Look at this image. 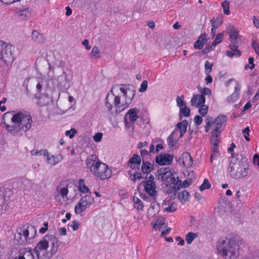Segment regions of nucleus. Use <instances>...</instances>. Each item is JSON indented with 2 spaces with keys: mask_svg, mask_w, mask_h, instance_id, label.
Segmentation results:
<instances>
[{
  "mask_svg": "<svg viewBox=\"0 0 259 259\" xmlns=\"http://www.w3.org/2000/svg\"><path fill=\"white\" fill-rule=\"evenodd\" d=\"M227 118L226 115H219L215 119L216 121L219 122V123H221L222 125L225 126L226 122L227 121Z\"/></svg>",
  "mask_w": 259,
  "mask_h": 259,
  "instance_id": "nucleus-42",
  "label": "nucleus"
},
{
  "mask_svg": "<svg viewBox=\"0 0 259 259\" xmlns=\"http://www.w3.org/2000/svg\"><path fill=\"white\" fill-rule=\"evenodd\" d=\"M206 42V34L204 33L198 37L197 41H195L194 45V48L196 49H202L204 44Z\"/></svg>",
  "mask_w": 259,
  "mask_h": 259,
  "instance_id": "nucleus-22",
  "label": "nucleus"
},
{
  "mask_svg": "<svg viewBox=\"0 0 259 259\" xmlns=\"http://www.w3.org/2000/svg\"><path fill=\"white\" fill-rule=\"evenodd\" d=\"M3 44V43L0 41V53H1L2 52V50H3V46H2ZM6 56H5V57H4L2 54H0V57L1 58H5V59L6 60L5 61H9V60H10V51L9 50V49L8 50V49H7L6 51Z\"/></svg>",
  "mask_w": 259,
  "mask_h": 259,
  "instance_id": "nucleus-40",
  "label": "nucleus"
},
{
  "mask_svg": "<svg viewBox=\"0 0 259 259\" xmlns=\"http://www.w3.org/2000/svg\"><path fill=\"white\" fill-rule=\"evenodd\" d=\"M121 95H115L113 89L108 92L105 99V106L109 112L115 109L114 112L118 113L127 108L132 102L135 95L134 87L130 84L119 85Z\"/></svg>",
  "mask_w": 259,
  "mask_h": 259,
  "instance_id": "nucleus-1",
  "label": "nucleus"
},
{
  "mask_svg": "<svg viewBox=\"0 0 259 259\" xmlns=\"http://www.w3.org/2000/svg\"><path fill=\"white\" fill-rule=\"evenodd\" d=\"M249 167L248 162L245 157L231 153L229 171L232 178L238 179L246 177L248 173Z\"/></svg>",
  "mask_w": 259,
  "mask_h": 259,
  "instance_id": "nucleus-5",
  "label": "nucleus"
},
{
  "mask_svg": "<svg viewBox=\"0 0 259 259\" xmlns=\"http://www.w3.org/2000/svg\"><path fill=\"white\" fill-rule=\"evenodd\" d=\"M240 90L241 86L239 83L237 82L234 92L227 99V101L229 103H233L239 99Z\"/></svg>",
  "mask_w": 259,
  "mask_h": 259,
  "instance_id": "nucleus-20",
  "label": "nucleus"
},
{
  "mask_svg": "<svg viewBox=\"0 0 259 259\" xmlns=\"http://www.w3.org/2000/svg\"><path fill=\"white\" fill-rule=\"evenodd\" d=\"M32 155H35V156H44L47 158V157L49 156V152L47 149H43L39 151H35L34 153L33 152V151H31Z\"/></svg>",
  "mask_w": 259,
  "mask_h": 259,
  "instance_id": "nucleus-39",
  "label": "nucleus"
},
{
  "mask_svg": "<svg viewBox=\"0 0 259 259\" xmlns=\"http://www.w3.org/2000/svg\"><path fill=\"white\" fill-rule=\"evenodd\" d=\"M141 168L143 173L148 174L153 169V165L149 162L143 161Z\"/></svg>",
  "mask_w": 259,
  "mask_h": 259,
  "instance_id": "nucleus-28",
  "label": "nucleus"
},
{
  "mask_svg": "<svg viewBox=\"0 0 259 259\" xmlns=\"http://www.w3.org/2000/svg\"><path fill=\"white\" fill-rule=\"evenodd\" d=\"M205 98L203 95L197 94L193 96L190 103L192 106L198 107L202 104H204Z\"/></svg>",
  "mask_w": 259,
  "mask_h": 259,
  "instance_id": "nucleus-17",
  "label": "nucleus"
},
{
  "mask_svg": "<svg viewBox=\"0 0 259 259\" xmlns=\"http://www.w3.org/2000/svg\"><path fill=\"white\" fill-rule=\"evenodd\" d=\"M36 233L35 227L24 226L17 229V233L15 235V239L20 244H25L28 242V240L34 238Z\"/></svg>",
  "mask_w": 259,
  "mask_h": 259,
  "instance_id": "nucleus-7",
  "label": "nucleus"
},
{
  "mask_svg": "<svg viewBox=\"0 0 259 259\" xmlns=\"http://www.w3.org/2000/svg\"><path fill=\"white\" fill-rule=\"evenodd\" d=\"M211 26L218 29L222 24V18H217L215 19L214 18H213L210 21Z\"/></svg>",
  "mask_w": 259,
  "mask_h": 259,
  "instance_id": "nucleus-38",
  "label": "nucleus"
},
{
  "mask_svg": "<svg viewBox=\"0 0 259 259\" xmlns=\"http://www.w3.org/2000/svg\"><path fill=\"white\" fill-rule=\"evenodd\" d=\"M94 198L89 194L82 197L74 208L75 212L76 214H80L85 210L94 202Z\"/></svg>",
  "mask_w": 259,
  "mask_h": 259,
  "instance_id": "nucleus-8",
  "label": "nucleus"
},
{
  "mask_svg": "<svg viewBox=\"0 0 259 259\" xmlns=\"http://www.w3.org/2000/svg\"><path fill=\"white\" fill-rule=\"evenodd\" d=\"M173 186H171L169 189L167 191V194H170L174 192V196L173 197V199L175 198V197L176 195V192L180 189V186L181 185V180H178L176 181V183L172 182Z\"/></svg>",
  "mask_w": 259,
  "mask_h": 259,
  "instance_id": "nucleus-26",
  "label": "nucleus"
},
{
  "mask_svg": "<svg viewBox=\"0 0 259 259\" xmlns=\"http://www.w3.org/2000/svg\"><path fill=\"white\" fill-rule=\"evenodd\" d=\"M103 134L101 133H98L94 136L93 139L95 142H100L102 138Z\"/></svg>",
  "mask_w": 259,
  "mask_h": 259,
  "instance_id": "nucleus-61",
  "label": "nucleus"
},
{
  "mask_svg": "<svg viewBox=\"0 0 259 259\" xmlns=\"http://www.w3.org/2000/svg\"><path fill=\"white\" fill-rule=\"evenodd\" d=\"M215 46H212V44L211 45H209L206 46L204 49L202 51V53L204 54H206L209 53L210 51H212L214 49Z\"/></svg>",
  "mask_w": 259,
  "mask_h": 259,
  "instance_id": "nucleus-57",
  "label": "nucleus"
},
{
  "mask_svg": "<svg viewBox=\"0 0 259 259\" xmlns=\"http://www.w3.org/2000/svg\"><path fill=\"white\" fill-rule=\"evenodd\" d=\"M133 201L135 203L134 207L136 208L138 211L142 210L143 208V203L141 200L137 197H134Z\"/></svg>",
  "mask_w": 259,
  "mask_h": 259,
  "instance_id": "nucleus-34",
  "label": "nucleus"
},
{
  "mask_svg": "<svg viewBox=\"0 0 259 259\" xmlns=\"http://www.w3.org/2000/svg\"><path fill=\"white\" fill-rule=\"evenodd\" d=\"M190 194L186 190H183L178 195V198L182 203L189 200Z\"/></svg>",
  "mask_w": 259,
  "mask_h": 259,
  "instance_id": "nucleus-30",
  "label": "nucleus"
},
{
  "mask_svg": "<svg viewBox=\"0 0 259 259\" xmlns=\"http://www.w3.org/2000/svg\"><path fill=\"white\" fill-rule=\"evenodd\" d=\"M213 64L212 63H210L208 61L205 62L204 68H205V73L206 74H209L212 71V67Z\"/></svg>",
  "mask_w": 259,
  "mask_h": 259,
  "instance_id": "nucleus-44",
  "label": "nucleus"
},
{
  "mask_svg": "<svg viewBox=\"0 0 259 259\" xmlns=\"http://www.w3.org/2000/svg\"><path fill=\"white\" fill-rule=\"evenodd\" d=\"M231 51H227L226 52V55L232 58L234 56L239 57L241 55V52L237 49L238 46L236 45V44H230L229 46Z\"/></svg>",
  "mask_w": 259,
  "mask_h": 259,
  "instance_id": "nucleus-21",
  "label": "nucleus"
},
{
  "mask_svg": "<svg viewBox=\"0 0 259 259\" xmlns=\"http://www.w3.org/2000/svg\"><path fill=\"white\" fill-rule=\"evenodd\" d=\"M221 6L223 9V12L225 15H229L230 14V3L228 1H223Z\"/></svg>",
  "mask_w": 259,
  "mask_h": 259,
  "instance_id": "nucleus-37",
  "label": "nucleus"
},
{
  "mask_svg": "<svg viewBox=\"0 0 259 259\" xmlns=\"http://www.w3.org/2000/svg\"><path fill=\"white\" fill-rule=\"evenodd\" d=\"M2 120L6 129L14 136L22 135L26 132L31 127L33 122L29 114L26 112H16L14 111L5 113Z\"/></svg>",
  "mask_w": 259,
  "mask_h": 259,
  "instance_id": "nucleus-2",
  "label": "nucleus"
},
{
  "mask_svg": "<svg viewBox=\"0 0 259 259\" xmlns=\"http://www.w3.org/2000/svg\"><path fill=\"white\" fill-rule=\"evenodd\" d=\"M70 226L73 230L76 231L79 228V223L78 221H74L72 222Z\"/></svg>",
  "mask_w": 259,
  "mask_h": 259,
  "instance_id": "nucleus-60",
  "label": "nucleus"
},
{
  "mask_svg": "<svg viewBox=\"0 0 259 259\" xmlns=\"http://www.w3.org/2000/svg\"><path fill=\"white\" fill-rule=\"evenodd\" d=\"M31 38L33 41L38 43H44L45 42V38L43 35L36 30L32 31Z\"/></svg>",
  "mask_w": 259,
  "mask_h": 259,
  "instance_id": "nucleus-25",
  "label": "nucleus"
},
{
  "mask_svg": "<svg viewBox=\"0 0 259 259\" xmlns=\"http://www.w3.org/2000/svg\"><path fill=\"white\" fill-rule=\"evenodd\" d=\"M40 253H38L33 249V252L29 248H22L15 254L14 259H39Z\"/></svg>",
  "mask_w": 259,
  "mask_h": 259,
  "instance_id": "nucleus-10",
  "label": "nucleus"
},
{
  "mask_svg": "<svg viewBox=\"0 0 259 259\" xmlns=\"http://www.w3.org/2000/svg\"><path fill=\"white\" fill-rule=\"evenodd\" d=\"M2 43H3V50H2V52L1 53L2 54V55L5 57V56H6V50L8 49V50L9 49L10 51V60H9V61H6L5 59V58H1L0 57V59L2 60L4 63L6 65H8L9 64H11L13 62V60H14V57L13 56H12V46L10 45H9V44H6V42H5L4 41H1Z\"/></svg>",
  "mask_w": 259,
  "mask_h": 259,
  "instance_id": "nucleus-15",
  "label": "nucleus"
},
{
  "mask_svg": "<svg viewBox=\"0 0 259 259\" xmlns=\"http://www.w3.org/2000/svg\"><path fill=\"white\" fill-rule=\"evenodd\" d=\"M191 183L192 180L189 179H187L184 181L182 183H181V185L180 186V188L182 187L187 188L191 184Z\"/></svg>",
  "mask_w": 259,
  "mask_h": 259,
  "instance_id": "nucleus-56",
  "label": "nucleus"
},
{
  "mask_svg": "<svg viewBox=\"0 0 259 259\" xmlns=\"http://www.w3.org/2000/svg\"><path fill=\"white\" fill-rule=\"evenodd\" d=\"M130 177L133 181L136 182L137 180H141L142 178V176L140 172H136L131 175Z\"/></svg>",
  "mask_w": 259,
  "mask_h": 259,
  "instance_id": "nucleus-50",
  "label": "nucleus"
},
{
  "mask_svg": "<svg viewBox=\"0 0 259 259\" xmlns=\"http://www.w3.org/2000/svg\"><path fill=\"white\" fill-rule=\"evenodd\" d=\"M77 133V131L74 128H71L70 130L66 131L65 135L66 136H69L70 139H72Z\"/></svg>",
  "mask_w": 259,
  "mask_h": 259,
  "instance_id": "nucleus-51",
  "label": "nucleus"
},
{
  "mask_svg": "<svg viewBox=\"0 0 259 259\" xmlns=\"http://www.w3.org/2000/svg\"><path fill=\"white\" fill-rule=\"evenodd\" d=\"M227 32L229 34L230 41L232 44H237L240 40V38L238 36V32L234 27L230 26L228 28Z\"/></svg>",
  "mask_w": 259,
  "mask_h": 259,
  "instance_id": "nucleus-14",
  "label": "nucleus"
},
{
  "mask_svg": "<svg viewBox=\"0 0 259 259\" xmlns=\"http://www.w3.org/2000/svg\"><path fill=\"white\" fill-rule=\"evenodd\" d=\"M79 190L82 193H88L90 192L89 188L84 185V180L80 179L78 181Z\"/></svg>",
  "mask_w": 259,
  "mask_h": 259,
  "instance_id": "nucleus-35",
  "label": "nucleus"
},
{
  "mask_svg": "<svg viewBox=\"0 0 259 259\" xmlns=\"http://www.w3.org/2000/svg\"><path fill=\"white\" fill-rule=\"evenodd\" d=\"M194 197L200 202H202L204 200V198L198 192L195 193Z\"/></svg>",
  "mask_w": 259,
  "mask_h": 259,
  "instance_id": "nucleus-64",
  "label": "nucleus"
},
{
  "mask_svg": "<svg viewBox=\"0 0 259 259\" xmlns=\"http://www.w3.org/2000/svg\"><path fill=\"white\" fill-rule=\"evenodd\" d=\"M202 118L199 115H196L194 117V122L196 125H200L202 122Z\"/></svg>",
  "mask_w": 259,
  "mask_h": 259,
  "instance_id": "nucleus-62",
  "label": "nucleus"
},
{
  "mask_svg": "<svg viewBox=\"0 0 259 259\" xmlns=\"http://www.w3.org/2000/svg\"><path fill=\"white\" fill-rule=\"evenodd\" d=\"M242 242L234 238H221L216 242L218 252L225 259H237L240 255Z\"/></svg>",
  "mask_w": 259,
  "mask_h": 259,
  "instance_id": "nucleus-3",
  "label": "nucleus"
},
{
  "mask_svg": "<svg viewBox=\"0 0 259 259\" xmlns=\"http://www.w3.org/2000/svg\"><path fill=\"white\" fill-rule=\"evenodd\" d=\"M173 159V157L169 154H161L155 157V161L160 165H169Z\"/></svg>",
  "mask_w": 259,
  "mask_h": 259,
  "instance_id": "nucleus-13",
  "label": "nucleus"
},
{
  "mask_svg": "<svg viewBox=\"0 0 259 259\" xmlns=\"http://www.w3.org/2000/svg\"><path fill=\"white\" fill-rule=\"evenodd\" d=\"M147 87H148L147 81L146 80H143L140 85V88L139 90V91L141 93L144 92L147 90Z\"/></svg>",
  "mask_w": 259,
  "mask_h": 259,
  "instance_id": "nucleus-52",
  "label": "nucleus"
},
{
  "mask_svg": "<svg viewBox=\"0 0 259 259\" xmlns=\"http://www.w3.org/2000/svg\"><path fill=\"white\" fill-rule=\"evenodd\" d=\"M219 153V150L217 147L213 146L212 148L211 154L210 156V162H212V159L214 157L216 156Z\"/></svg>",
  "mask_w": 259,
  "mask_h": 259,
  "instance_id": "nucleus-55",
  "label": "nucleus"
},
{
  "mask_svg": "<svg viewBox=\"0 0 259 259\" xmlns=\"http://www.w3.org/2000/svg\"><path fill=\"white\" fill-rule=\"evenodd\" d=\"M59 241L54 235H45L35 245L34 250L45 259H50L58 251Z\"/></svg>",
  "mask_w": 259,
  "mask_h": 259,
  "instance_id": "nucleus-4",
  "label": "nucleus"
},
{
  "mask_svg": "<svg viewBox=\"0 0 259 259\" xmlns=\"http://www.w3.org/2000/svg\"><path fill=\"white\" fill-rule=\"evenodd\" d=\"M250 128L249 126H247L243 130H242V133L244 134V138L247 141H249L250 140V139L248 137L249 135V132H250Z\"/></svg>",
  "mask_w": 259,
  "mask_h": 259,
  "instance_id": "nucleus-54",
  "label": "nucleus"
},
{
  "mask_svg": "<svg viewBox=\"0 0 259 259\" xmlns=\"http://www.w3.org/2000/svg\"><path fill=\"white\" fill-rule=\"evenodd\" d=\"M157 174L156 177L158 179H161V180L163 181H167L168 179H169V181L172 182L176 181L175 178L171 177L172 172L169 167L160 168L158 170Z\"/></svg>",
  "mask_w": 259,
  "mask_h": 259,
  "instance_id": "nucleus-12",
  "label": "nucleus"
},
{
  "mask_svg": "<svg viewBox=\"0 0 259 259\" xmlns=\"http://www.w3.org/2000/svg\"><path fill=\"white\" fill-rule=\"evenodd\" d=\"M50 101V98L48 96L42 95L38 99V104L40 106H44L48 105Z\"/></svg>",
  "mask_w": 259,
  "mask_h": 259,
  "instance_id": "nucleus-32",
  "label": "nucleus"
},
{
  "mask_svg": "<svg viewBox=\"0 0 259 259\" xmlns=\"http://www.w3.org/2000/svg\"><path fill=\"white\" fill-rule=\"evenodd\" d=\"M63 159V156L61 154L50 155L49 154V156L46 159L47 163L52 165H55L60 162H61Z\"/></svg>",
  "mask_w": 259,
  "mask_h": 259,
  "instance_id": "nucleus-19",
  "label": "nucleus"
},
{
  "mask_svg": "<svg viewBox=\"0 0 259 259\" xmlns=\"http://www.w3.org/2000/svg\"><path fill=\"white\" fill-rule=\"evenodd\" d=\"M181 162L186 168L190 167L193 164V160L190 154L187 152H184L180 157Z\"/></svg>",
  "mask_w": 259,
  "mask_h": 259,
  "instance_id": "nucleus-16",
  "label": "nucleus"
},
{
  "mask_svg": "<svg viewBox=\"0 0 259 259\" xmlns=\"http://www.w3.org/2000/svg\"><path fill=\"white\" fill-rule=\"evenodd\" d=\"M16 15L22 20L31 17L33 15V11L29 7L20 10L16 12Z\"/></svg>",
  "mask_w": 259,
  "mask_h": 259,
  "instance_id": "nucleus-18",
  "label": "nucleus"
},
{
  "mask_svg": "<svg viewBox=\"0 0 259 259\" xmlns=\"http://www.w3.org/2000/svg\"><path fill=\"white\" fill-rule=\"evenodd\" d=\"M184 98V96H181V97L178 96L176 99L177 104L179 108H182L186 105L185 101L183 100Z\"/></svg>",
  "mask_w": 259,
  "mask_h": 259,
  "instance_id": "nucleus-48",
  "label": "nucleus"
},
{
  "mask_svg": "<svg viewBox=\"0 0 259 259\" xmlns=\"http://www.w3.org/2000/svg\"><path fill=\"white\" fill-rule=\"evenodd\" d=\"M198 112L202 116L206 115L208 112V106L202 104L199 107Z\"/></svg>",
  "mask_w": 259,
  "mask_h": 259,
  "instance_id": "nucleus-45",
  "label": "nucleus"
},
{
  "mask_svg": "<svg viewBox=\"0 0 259 259\" xmlns=\"http://www.w3.org/2000/svg\"><path fill=\"white\" fill-rule=\"evenodd\" d=\"M211 186L210 183L208 180L206 179H205L203 181V183L201 185L199 186V190L201 191H202L206 189H209Z\"/></svg>",
  "mask_w": 259,
  "mask_h": 259,
  "instance_id": "nucleus-46",
  "label": "nucleus"
},
{
  "mask_svg": "<svg viewBox=\"0 0 259 259\" xmlns=\"http://www.w3.org/2000/svg\"><path fill=\"white\" fill-rule=\"evenodd\" d=\"M224 37V33H219L217 34L216 37L214 40L212 42V46H214L215 47L217 45L221 42L223 40Z\"/></svg>",
  "mask_w": 259,
  "mask_h": 259,
  "instance_id": "nucleus-41",
  "label": "nucleus"
},
{
  "mask_svg": "<svg viewBox=\"0 0 259 259\" xmlns=\"http://www.w3.org/2000/svg\"><path fill=\"white\" fill-rule=\"evenodd\" d=\"M155 201H155L153 200L150 207L148 209L147 215L149 218L152 217L155 215L156 213L159 210V206L158 204H157L155 202Z\"/></svg>",
  "mask_w": 259,
  "mask_h": 259,
  "instance_id": "nucleus-24",
  "label": "nucleus"
},
{
  "mask_svg": "<svg viewBox=\"0 0 259 259\" xmlns=\"http://www.w3.org/2000/svg\"><path fill=\"white\" fill-rule=\"evenodd\" d=\"M138 110L136 108L130 109L126 114V116H128L129 119L131 121L135 122L138 118L137 115Z\"/></svg>",
  "mask_w": 259,
  "mask_h": 259,
  "instance_id": "nucleus-29",
  "label": "nucleus"
},
{
  "mask_svg": "<svg viewBox=\"0 0 259 259\" xmlns=\"http://www.w3.org/2000/svg\"><path fill=\"white\" fill-rule=\"evenodd\" d=\"M100 53V51L97 46H94L91 52V55L92 57L97 58L98 56H97Z\"/></svg>",
  "mask_w": 259,
  "mask_h": 259,
  "instance_id": "nucleus-53",
  "label": "nucleus"
},
{
  "mask_svg": "<svg viewBox=\"0 0 259 259\" xmlns=\"http://www.w3.org/2000/svg\"><path fill=\"white\" fill-rule=\"evenodd\" d=\"M59 189L60 187H57L56 191H57L58 194H60L63 199L67 198V196L69 192L67 186L61 188L60 190Z\"/></svg>",
  "mask_w": 259,
  "mask_h": 259,
  "instance_id": "nucleus-36",
  "label": "nucleus"
},
{
  "mask_svg": "<svg viewBox=\"0 0 259 259\" xmlns=\"http://www.w3.org/2000/svg\"><path fill=\"white\" fill-rule=\"evenodd\" d=\"M198 237L196 233L189 232L185 237V240L188 244H191L195 238Z\"/></svg>",
  "mask_w": 259,
  "mask_h": 259,
  "instance_id": "nucleus-33",
  "label": "nucleus"
},
{
  "mask_svg": "<svg viewBox=\"0 0 259 259\" xmlns=\"http://www.w3.org/2000/svg\"><path fill=\"white\" fill-rule=\"evenodd\" d=\"M220 134H216V133H213V136L211 138V143H212L213 146L217 147L220 141L219 138Z\"/></svg>",
  "mask_w": 259,
  "mask_h": 259,
  "instance_id": "nucleus-47",
  "label": "nucleus"
},
{
  "mask_svg": "<svg viewBox=\"0 0 259 259\" xmlns=\"http://www.w3.org/2000/svg\"><path fill=\"white\" fill-rule=\"evenodd\" d=\"M251 46L255 52V53L259 55V45L258 43L255 40H253L252 42Z\"/></svg>",
  "mask_w": 259,
  "mask_h": 259,
  "instance_id": "nucleus-59",
  "label": "nucleus"
},
{
  "mask_svg": "<svg viewBox=\"0 0 259 259\" xmlns=\"http://www.w3.org/2000/svg\"><path fill=\"white\" fill-rule=\"evenodd\" d=\"M188 122L187 120H183L179 122L177 125V127L179 128L180 132V137H182L187 131Z\"/></svg>",
  "mask_w": 259,
  "mask_h": 259,
  "instance_id": "nucleus-27",
  "label": "nucleus"
},
{
  "mask_svg": "<svg viewBox=\"0 0 259 259\" xmlns=\"http://www.w3.org/2000/svg\"><path fill=\"white\" fill-rule=\"evenodd\" d=\"M86 164L97 180H104L112 176L111 169L105 163L100 161L95 155H91L87 158Z\"/></svg>",
  "mask_w": 259,
  "mask_h": 259,
  "instance_id": "nucleus-6",
  "label": "nucleus"
},
{
  "mask_svg": "<svg viewBox=\"0 0 259 259\" xmlns=\"http://www.w3.org/2000/svg\"><path fill=\"white\" fill-rule=\"evenodd\" d=\"M199 92L201 93V95H203L204 96V95H209L210 96L211 94V90L207 88H205L204 89H201L199 91Z\"/></svg>",
  "mask_w": 259,
  "mask_h": 259,
  "instance_id": "nucleus-58",
  "label": "nucleus"
},
{
  "mask_svg": "<svg viewBox=\"0 0 259 259\" xmlns=\"http://www.w3.org/2000/svg\"><path fill=\"white\" fill-rule=\"evenodd\" d=\"M164 220L162 219H157L155 224L153 226V228L154 229H156V226H162L164 224Z\"/></svg>",
  "mask_w": 259,
  "mask_h": 259,
  "instance_id": "nucleus-63",
  "label": "nucleus"
},
{
  "mask_svg": "<svg viewBox=\"0 0 259 259\" xmlns=\"http://www.w3.org/2000/svg\"><path fill=\"white\" fill-rule=\"evenodd\" d=\"M141 162V159L139 155L137 154H134L131 158L128 160V165L132 169H135L136 167L134 164L138 165L137 168H139V166Z\"/></svg>",
  "mask_w": 259,
  "mask_h": 259,
  "instance_id": "nucleus-23",
  "label": "nucleus"
},
{
  "mask_svg": "<svg viewBox=\"0 0 259 259\" xmlns=\"http://www.w3.org/2000/svg\"><path fill=\"white\" fill-rule=\"evenodd\" d=\"M174 134L175 131H173L167 138L168 145L171 147H173L176 144V141L174 140Z\"/></svg>",
  "mask_w": 259,
  "mask_h": 259,
  "instance_id": "nucleus-49",
  "label": "nucleus"
},
{
  "mask_svg": "<svg viewBox=\"0 0 259 259\" xmlns=\"http://www.w3.org/2000/svg\"><path fill=\"white\" fill-rule=\"evenodd\" d=\"M141 184L144 187L145 191L150 195L154 201L156 199L157 192L156 191V186L155 182L150 181H142Z\"/></svg>",
  "mask_w": 259,
  "mask_h": 259,
  "instance_id": "nucleus-11",
  "label": "nucleus"
},
{
  "mask_svg": "<svg viewBox=\"0 0 259 259\" xmlns=\"http://www.w3.org/2000/svg\"><path fill=\"white\" fill-rule=\"evenodd\" d=\"M190 114V110L187 108L186 105L184 107L180 108V114H183L185 117H189Z\"/></svg>",
  "mask_w": 259,
  "mask_h": 259,
  "instance_id": "nucleus-43",
  "label": "nucleus"
},
{
  "mask_svg": "<svg viewBox=\"0 0 259 259\" xmlns=\"http://www.w3.org/2000/svg\"><path fill=\"white\" fill-rule=\"evenodd\" d=\"M211 126L213 129V133H215L216 134H220L224 127V126L221 125V123H219L216 120L211 122Z\"/></svg>",
  "mask_w": 259,
  "mask_h": 259,
  "instance_id": "nucleus-31",
  "label": "nucleus"
},
{
  "mask_svg": "<svg viewBox=\"0 0 259 259\" xmlns=\"http://www.w3.org/2000/svg\"><path fill=\"white\" fill-rule=\"evenodd\" d=\"M72 77H69L65 71L57 79L56 85L61 91H67L72 85Z\"/></svg>",
  "mask_w": 259,
  "mask_h": 259,
  "instance_id": "nucleus-9",
  "label": "nucleus"
}]
</instances>
